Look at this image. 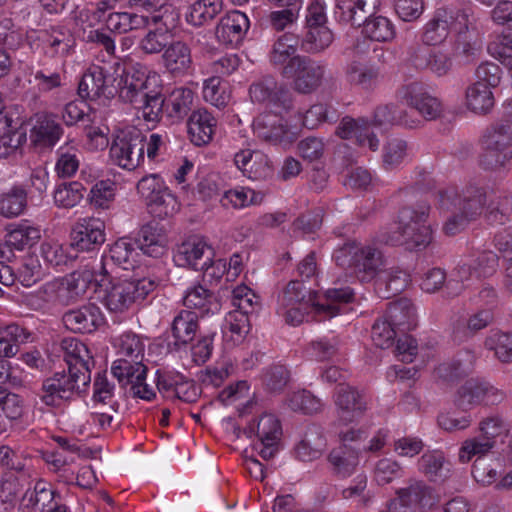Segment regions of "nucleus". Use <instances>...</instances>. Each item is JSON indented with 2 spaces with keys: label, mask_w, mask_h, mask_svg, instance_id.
<instances>
[{
  "label": "nucleus",
  "mask_w": 512,
  "mask_h": 512,
  "mask_svg": "<svg viewBox=\"0 0 512 512\" xmlns=\"http://www.w3.org/2000/svg\"><path fill=\"white\" fill-rule=\"evenodd\" d=\"M430 205L420 202L416 207L404 206L399 210L397 231L382 232L381 241L386 244L406 245L408 249L423 250L432 241V229L427 224Z\"/></svg>",
  "instance_id": "nucleus-2"
},
{
  "label": "nucleus",
  "mask_w": 512,
  "mask_h": 512,
  "mask_svg": "<svg viewBox=\"0 0 512 512\" xmlns=\"http://www.w3.org/2000/svg\"><path fill=\"white\" fill-rule=\"evenodd\" d=\"M3 119L0 116V158H8L26 142V132L14 120Z\"/></svg>",
  "instance_id": "nucleus-39"
},
{
  "label": "nucleus",
  "mask_w": 512,
  "mask_h": 512,
  "mask_svg": "<svg viewBox=\"0 0 512 512\" xmlns=\"http://www.w3.org/2000/svg\"><path fill=\"white\" fill-rule=\"evenodd\" d=\"M249 94L253 102L265 104L271 111L288 112L293 108L292 93L272 76H264L252 83Z\"/></svg>",
  "instance_id": "nucleus-11"
},
{
  "label": "nucleus",
  "mask_w": 512,
  "mask_h": 512,
  "mask_svg": "<svg viewBox=\"0 0 512 512\" xmlns=\"http://www.w3.org/2000/svg\"><path fill=\"white\" fill-rule=\"evenodd\" d=\"M414 315V309L407 300L390 303L385 315L377 319L372 326L371 338L373 343L386 349L392 346L396 337V328L409 329L410 318Z\"/></svg>",
  "instance_id": "nucleus-6"
},
{
  "label": "nucleus",
  "mask_w": 512,
  "mask_h": 512,
  "mask_svg": "<svg viewBox=\"0 0 512 512\" xmlns=\"http://www.w3.org/2000/svg\"><path fill=\"white\" fill-rule=\"evenodd\" d=\"M147 122H159L165 113L166 98L163 94V87L154 84L130 102Z\"/></svg>",
  "instance_id": "nucleus-29"
},
{
  "label": "nucleus",
  "mask_w": 512,
  "mask_h": 512,
  "mask_svg": "<svg viewBox=\"0 0 512 512\" xmlns=\"http://www.w3.org/2000/svg\"><path fill=\"white\" fill-rule=\"evenodd\" d=\"M212 248L199 236H191L177 246L174 261L178 266L200 270L211 261Z\"/></svg>",
  "instance_id": "nucleus-21"
},
{
  "label": "nucleus",
  "mask_w": 512,
  "mask_h": 512,
  "mask_svg": "<svg viewBox=\"0 0 512 512\" xmlns=\"http://www.w3.org/2000/svg\"><path fill=\"white\" fill-rule=\"evenodd\" d=\"M85 187L77 181L59 184L54 191V202L58 207L72 208L84 197Z\"/></svg>",
  "instance_id": "nucleus-58"
},
{
  "label": "nucleus",
  "mask_w": 512,
  "mask_h": 512,
  "mask_svg": "<svg viewBox=\"0 0 512 512\" xmlns=\"http://www.w3.org/2000/svg\"><path fill=\"white\" fill-rule=\"evenodd\" d=\"M344 73L345 79L350 85L365 91L373 90L379 82V70L357 60L348 63Z\"/></svg>",
  "instance_id": "nucleus-38"
},
{
  "label": "nucleus",
  "mask_w": 512,
  "mask_h": 512,
  "mask_svg": "<svg viewBox=\"0 0 512 512\" xmlns=\"http://www.w3.org/2000/svg\"><path fill=\"white\" fill-rule=\"evenodd\" d=\"M96 284L103 288L101 302L113 313H123L135 303L144 300L157 287V282L149 277L141 279H114L108 277L103 285L100 278Z\"/></svg>",
  "instance_id": "nucleus-4"
},
{
  "label": "nucleus",
  "mask_w": 512,
  "mask_h": 512,
  "mask_svg": "<svg viewBox=\"0 0 512 512\" xmlns=\"http://www.w3.org/2000/svg\"><path fill=\"white\" fill-rule=\"evenodd\" d=\"M222 11V0H197L189 8L187 22L193 26H203L212 21Z\"/></svg>",
  "instance_id": "nucleus-49"
},
{
  "label": "nucleus",
  "mask_w": 512,
  "mask_h": 512,
  "mask_svg": "<svg viewBox=\"0 0 512 512\" xmlns=\"http://www.w3.org/2000/svg\"><path fill=\"white\" fill-rule=\"evenodd\" d=\"M96 278H100L98 269H79L66 275L60 281L58 300L66 305L76 302L87 293Z\"/></svg>",
  "instance_id": "nucleus-22"
},
{
  "label": "nucleus",
  "mask_w": 512,
  "mask_h": 512,
  "mask_svg": "<svg viewBox=\"0 0 512 512\" xmlns=\"http://www.w3.org/2000/svg\"><path fill=\"white\" fill-rule=\"evenodd\" d=\"M249 27L246 14L232 10L221 17L215 28V35L221 44L236 47L243 41Z\"/></svg>",
  "instance_id": "nucleus-23"
},
{
  "label": "nucleus",
  "mask_w": 512,
  "mask_h": 512,
  "mask_svg": "<svg viewBox=\"0 0 512 512\" xmlns=\"http://www.w3.org/2000/svg\"><path fill=\"white\" fill-rule=\"evenodd\" d=\"M138 247L150 257L159 258L166 252L167 238L162 225L150 221L143 225L136 239Z\"/></svg>",
  "instance_id": "nucleus-31"
},
{
  "label": "nucleus",
  "mask_w": 512,
  "mask_h": 512,
  "mask_svg": "<svg viewBox=\"0 0 512 512\" xmlns=\"http://www.w3.org/2000/svg\"><path fill=\"white\" fill-rule=\"evenodd\" d=\"M380 5L379 0H336L334 18L337 22L360 27L368 14Z\"/></svg>",
  "instance_id": "nucleus-25"
},
{
  "label": "nucleus",
  "mask_w": 512,
  "mask_h": 512,
  "mask_svg": "<svg viewBox=\"0 0 512 512\" xmlns=\"http://www.w3.org/2000/svg\"><path fill=\"white\" fill-rule=\"evenodd\" d=\"M64 352V360L68 367H77L80 370H90V362L93 363L87 346L80 340L72 337L64 338L60 343Z\"/></svg>",
  "instance_id": "nucleus-46"
},
{
  "label": "nucleus",
  "mask_w": 512,
  "mask_h": 512,
  "mask_svg": "<svg viewBox=\"0 0 512 512\" xmlns=\"http://www.w3.org/2000/svg\"><path fill=\"white\" fill-rule=\"evenodd\" d=\"M264 196L252 189L239 188L224 193L220 202L223 207L231 206L234 209H241L250 205H257L263 201Z\"/></svg>",
  "instance_id": "nucleus-59"
},
{
  "label": "nucleus",
  "mask_w": 512,
  "mask_h": 512,
  "mask_svg": "<svg viewBox=\"0 0 512 512\" xmlns=\"http://www.w3.org/2000/svg\"><path fill=\"white\" fill-rule=\"evenodd\" d=\"M216 119L206 109L193 111L187 123L188 134L195 146L208 144L213 137Z\"/></svg>",
  "instance_id": "nucleus-33"
},
{
  "label": "nucleus",
  "mask_w": 512,
  "mask_h": 512,
  "mask_svg": "<svg viewBox=\"0 0 512 512\" xmlns=\"http://www.w3.org/2000/svg\"><path fill=\"white\" fill-rule=\"evenodd\" d=\"M326 446V441L317 427H310L306 431L304 438L295 447L296 457L309 462L320 458Z\"/></svg>",
  "instance_id": "nucleus-45"
},
{
  "label": "nucleus",
  "mask_w": 512,
  "mask_h": 512,
  "mask_svg": "<svg viewBox=\"0 0 512 512\" xmlns=\"http://www.w3.org/2000/svg\"><path fill=\"white\" fill-rule=\"evenodd\" d=\"M438 197L440 209L449 211L454 208L472 221L481 214L487 195L483 188L469 185L462 194L455 188H447L440 190Z\"/></svg>",
  "instance_id": "nucleus-10"
},
{
  "label": "nucleus",
  "mask_w": 512,
  "mask_h": 512,
  "mask_svg": "<svg viewBox=\"0 0 512 512\" xmlns=\"http://www.w3.org/2000/svg\"><path fill=\"white\" fill-rule=\"evenodd\" d=\"M496 441L487 438L474 437L463 442L459 451V460L462 463H468L474 456L476 460H484L483 457L488 454L495 446Z\"/></svg>",
  "instance_id": "nucleus-61"
},
{
  "label": "nucleus",
  "mask_w": 512,
  "mask_h": 512,
  "mask_svg": "<svg viewBox=\"0 0 512 512\" xmlns=\"http://www.w3.org/2000/svg\"><path fill=\"white\" fill-rule=\"evenodd\" d=\"M411 64L418 70H429L437 76L446 75L452 60L448 54L428 46H417L410 55Z\"/></svg>",
  "instance_id": "nucleus-28"
},
{
  "label": "nucleus",
  "mask_w": 512,
  "mask_h": 512,
  "mask_svg": "<svg viewBox=\"0 0 512 512\" xmlns=\"http://www.w3.org/2000/svg\"><path fill=\"white\" fill-rule=\"evenodd\" d=\"M335 133L342 139L355 138L359 146H368L371 151H376L380 145L376 134L369 130L368 120L364 118L343 117Z\"/></svg>",
  "instance_id": "nucleus-27"
},
{
  "label": "nucleus",
  "mask_w": 512,
  "mask_h": 512,
  "mask_svg": "<svg viewBox=\"0 0 512 512\" xmlns=\"http://www.w3.org/2000/svg\"><path fill=\"white\" fill-rule=\"evenodd\" d=\"M480 143L512 148V119H500L489 126L482 135Z\"/></svg>",
  "instance_id": "nucleus-53"
},
{
  "label": "nucleus",
  "mask_w": 512,
  "mask_h": 512,
  "mask_svg": "<svg viewBox=\"0 0 512 512\" xmlns=\"http://www.w3.org/2000/svg\"><path fill=\"white\" fill-rule=\"evenodd\" d=\"M146 202L149 212L160 219L171 217L179 209L177 198L167 187L161 193L154 194Z\"/></svg>",
  "instance_id": "nucleus-54"
},
{
  "label": "nucleus",
  "mask_w": 512,
  "mask_h": 512,
  "mask_svg": "<svg viewBox=\"0 0 512 512\" xmlns=\"http://www.w3.org/2000/svg\"><path fill=\"white\" fill-rule=\"evenodd\" d=\"M34 124L30 131L32 142L36 146L53 148L64 134L57 114L39 112L35 114Z\"/></svg>",
  "instance_id": "nucleus-24"
},
{
  "label": "nucleus",
  "mask_w": 512,
  "mask_h": 512,
  "mask_svg": "<svg viewBox=\"0 0 512 512\" xmlns=\"http://www.w3.org/2000/svg\"><path fill=\"white\" fill-rule=\"evenodd\" d=\"M254 433L258 438L254 449L264 460L273 458L278 451V443L282 435L280 421L273 414H263L256 425H250L244 430V434L248 437Z\"/></svg>",
  "instance_id": "nucleus-16"
},
{
  "label": "nucleus",
  "mask_w": 512,
  "mask_h": 512,
  "mask_svg": "<svg viewBox=\"0 0 512 512\" xmlns=\"http://www.w3.org/2000/svg\"><path fill=\"white\" fill-rule=\"evenodd\" d=\"M118 354L120 358L114 361L111 372L115 378H121L123 376H133V371L137 372L139 369V375L143 376L144 367V343L140 337L134 333H124L120 337V345Z\"/></svg>",
  "instance_id": "nucleus-13"
},
{
  "label": "nucleus",
  "mask_w": 512,
  "mask_h": 512,
  "mask_svg": "<svg viewBox=\"0 0 512 512\" xmlns=\"http://www.w3.org/2000/svg\"><path fill=\"white\" fill-rule=\"evenodd\" d=\"M467 107L477 114H486L494 106L491 87L484 82L476 81L466 90Z\"/></svg>",
  "instance_id": "nucleus-47"
},
{
  "label": "nucleus",
  "mask_w": 512,
  "mask_h": 512,
  "mask_svg": "<svg viewBox=\"0 0 512 512\" xmlns=\"http://www.w3.org/2000/svg\"><path fill=\"white\" fill-rule=\"evenodd\" d=\"M452 17L450 16V19ZM449 34V16L446 10L438 9L433 18L425 25L422 35L425 46L442 43Z\"/></svg>",
  "instance_id": "nucleus-48"
},
{
  "label": "nucleus",
  "mask_w": 512,
  "mask_h": 512,
  "mask_svg": "<svg viewBox=\"0 0 512 512\" xmlns=\"http://www.w3.org/2000/svg\"><path fill=\"white\" fill-rule=\"evenodd\" d=\"M203 97L217 108L225 107L230 99L227 83L219 77H212L206 80L203 87Z\"/></svg>",
  "instance_id": "nucleus-62"
},
{
  "label": "nucleus",
  "mask_w": 512,
  "mask_h": 512,
  "mask_svg": "<svg viewBox=\"0 0 512 512\" xmlns=\"http://www.w3.org/2000/svg\"><path fill=\"white\" fill-rule=\"evenodd\" d=\"M479 165L486 171H501L512 168V148L497 147L481 143Z\"/></svg>",
  "instance_id": "nucleus-40"
},
{
  "label": "nucleus",
  "mask_w": 512,
  "mask_h": 512,
  "mask_svg": "<svg viewBox=\"0 0 512 512\" xmlns=\"http://www.w3.org/2000/svg\"><path fill=\"white\" fill-rule=\"evenodd\" d=\"M41 237L38 227L30 225L27 221L18 224L6 236V244L17 250H24L33 246Z\"/></svg>",
  "instance_id": "nucleus-52"
},
{
  "label": "nucleus",
  "mask_w": 512,
  "mask_h": 512,
  "mask_svg": "<svg viewBox=\"0 0 512 512\" xmlns=\"http://www.w3.org/2000/svg\"><path fill=\"white\" fill-rule=\"evenodd\" d=\"M120 83H122L120 99L125 103H130L156 84V76L150 77L146 70L137 64L129 69H123L120 74Z\"/></svg>",
  "instance_id": "nucleus-26"
},
{
  "label": "nucleus",
  "mask_w": 512,
  "mask_h": 512,
  "mask_svg": "<svg viewBox=\"0 0 512 512\" xmlns=\"http://www.w3.org/2000/svg\"><path fill=\"white\" fill-rule=\"evenodd\" d=\"M354 291L350 287L329 288L322 297L315 300L311 288L302 281H290L278 301L281 307L311 305L319 320H327L342 313L346 304L354 300Z\"/></svg>",
  "instance_id": "nucleus-1"
},
{
  "label": "nucleus",
  "mask_w": 512,
  "mask_h": 512,
  "mask_svg": "<svg viewBox=\"0 0 512 512\" xmlns=\"http://www.w3.org/2000/svg\"><path fill=\"white\" fill-rule=\"evenodd\" d=\"M475 355L468 350L460 351L456 356L436 368V374L446 382L458 381L472 373Z\"/></svg>",
  "instance_id": "nucleus-35"
},
{
  "label": "nucleus",
  "mask_w": 512,
  "mask_h": 512,
  "mask_svg": "<svg viewBox=\"0 0 512 512\" xmlns=\"http://www.w3.org/2000/svg\"><path fill=\"white\" fill-rule=\"evenodd\" d=\"M135 254V244L122 238L117 240L107 253L102 255L99 265L100 283L103 285L108 277L116 273V268L129 270L134 267L133 255Z\"/></svg>",
  "instance_id": "nucleus-18"
},
{
  "label": "nucleus",
  "mask_w": 512,
  "mask_h": 512,
  "mask_svg": "<svg viewBox=\"0 0 512 512\" xmlns=\"http://www.w3.org/2000/svg\"><path fill=\"white\" fill-rule=\"evenodd\" d=\"M491 20L497 25H507L501 42L488 44V52L502 64L512 69V1L499 0L490 11Z\"/></svg>",
  "instance_id": "nucleus-17"
},
{
  "label": "nucleus",
  "mask_w": 512,
  "mask_h": 512,
  "mask_svg": "<svg viewBox=\"0 0 512 512\" xmlns=\"http://www.w3.org/2000/svg\"><path fill=\"white\" fill-rule=\"evenodd\" d=\"M103 67L92 66L83 75L78 85V95L82 99L97 100L103 97Z\"/></svg>",
  "instance_id": "nucleus-51"
},
{
  "label": "nucleus",
  "mask_w": 512,
  "mask_h": 512,
  "mask_svg": "<svg viewBox=\"0 0 512 512\" xmlns=\"http://www.w3.org/2000/svg\"><path fill=\"white\" fill-rule=\"evenodd\" d=\"M333 398L338 419L343 424L359 421L368 410L369 402L365 393L347 383L335 387Z\"/></svg>",
  "instance_id": "nucleus-14"
},
{
  "label": "nucleus",
  "mask_w": 512,
  "mask_h": 512,
  "mask_svg": "<svg viewBox=\"0 0 512 512\" xmlns=\"http://www.w3.org/2000/svg\"><path fill=\"white\" fill-rule=\"evenodd\" d=\"M333 42V33L326 26L308 27L301 41V48L307 53H320Z\"/></svg>",
  "instance_id": "nucleus-55"
},
{
  "label": "nucleus",
  "mask_w": 512,
  "mask_h": 512,
  "mask_svg": "<svg viewBox=\"0 0 512 512\" xmlns=\"http://www.w3.org/2000/svg\"><path fill=\"white\" fill-rule=\"evenodd\" d=\"M91 381V370H80L78 366L68 367V372H56L46 378L38 393L40 400L48 407H59L70 401L74 394L85 392Z\"/></svg>",
  "instance_id": "nucleus-5"
},
{
  "label": "nucleus",
  "mask_w": 512,
  "mask_h": 512,
  "mask_svg": "<svg viewBox=\"0 0 512 512\" xmlns=\"http://www.w3.org/2000/svg\"><path fill=\"white\" fill-rule=\"evenodd\" d=\"M31 333L19 324L12 323L0 331V359L14 357L19 345L28 342Z\"/></svg>",
  "instance_id": "nucleus-41"
},
{
  "label": "nucleus",
  "mask_w": 512,
  "mask_h": 512,
  "mask_svg": "<svg viewBox=\"0 0 512 512\" xmlns=\"http://www.w3.org/2000/svg\"><path fill=\"white\" fill-rule=\"evenodd\" d=\"M333 259L339 267L350 270L361 283L378 278L384 267L383 254L377 247L363 246L355 241L335 249Z\"/></svg>",
  "instance_id": "nucleus-3"
},
{
  "label": "nucleus",
  "mask_w": 512,
  "mask_h": 512,
  "mask_svg": "<svg viewBox=\"0 0 512 512\" xmlns=\"http://www.w3.org/2000/svg\"><path fill=\"white\" fill-rule=\"evenodd\" d=\"M57 161L55 172L59 178H70L75 175L80 165L81 151L65 144L60 146L57 151Z\"/></svg>",
  "instance_id": "nucleus-50"
},
{
  "label": "nucleus",
  "mask_w": 512,
  "mask_h": 512,
  "mask_svg": "<svg viewBox=\"0 0 512 512\" xmlns=\"http://www.w3.org/2000/svg\"><path fill=\"white\" fill-rule=\"evenodd\" d=\"M215 294L201 284L187 289L183 304L189 309H198L202 314L208 313L216 305Z\"/></svg>",
  "instance_id": "nucleus-56"
},
{
  "label": "nucleus",
  "mask_w": 512,
  "mask_h": 512,
  "mask_svg": "<svg viewBox=\"0 0 512 512\" xmlns=\"http://www.w3.org/2000/svg\"><path fill=\"white\" fill-rule=\"evenodd\" d=\"M71 247L78 251H93L105 242V223L98 218H84L73 226Z\"/></svg>",
  "instance_id": "nucleus-19"
},
{
  "label": "nucleus",
  "mask_w": 512,
  "mask_h": 512,
  "mask_svg": "<svg viewBox=\"0 0 512 512\" xmlns=\"http://www.w3.org/2000/svg\"><path fill=\"white\" fill-rule=\"evenodd\" d=\"M378 285L385 288V297L390 298L400 294L409 283V274L399 269L382 270L378 276Z\"/></svg>",
  "instance_id": "nucleus-57"
},
{
  "label": "nucleus",
  "mask_w": 512,
  "mask_h": 512,
  "mask_svg": "<svg viewBox=\"0 0 512 512\" xmlns=\"http://www.w3.org/2000/svg\"><path fill=\"white\" fill-rule=\"evenodd\" d=\"M162 63L173 76L188 74L193 63L190 47L182 41L172 42L162 54Z\"/></svg>",
  "instance_id": "nucleus-32"
},
{
  "label": "nucleus",
  "mask_w": 512,
  "mask_h": 512,
  "mask_svg": "<svg viewBox=\"0 0 512 512\" xmlns=\"http://www.w3.org/2000/svg\"><path fill=\"white\" fill-rule=\"evenodd\" d=\"M506 394L485 380L471 378L456 393L455 404L468 411L476 406H493L504 401Z\"/></svg>",
  "instance_id": "nucleus-9"
},
{
  "label": "nucleus",
  "mask_w": 512,
  "mask_h": 512,
  "mask_svg": "<svg viewBox=\"0 0 512 512\" xmlns=\"http://www.w3.org/2000/svg\"><path fill=\"white\" fill-rule=\"evenodd\" d=\"M485 347L493 350L504 363L512 361V333L495 332L485 340Z\"/></svg>",
  "instance_id": "nucleus-64"
},
{
  "label": "nucleus",
  "mask_w": 512,
  "mask_h": 512,
  "mask_svg": "<svg viewBox=\"0 0 512 512\" xmlns=\"http://www.w3.org/2000/svg\"><path fill=\"white\" fill-rule=\"evenodd\" d=\"M282 113L271 111L259 115L254 123V131L263 141L287 148L296 140V133L289 128Z\"/></svg>",
  "instance_id": "nucleus-15"
},
{
  "label": "nucleus",
  "mask_w": 512,
  "mask_h": 512,
  "mask_svg": "<svg viewBox=\"0 0 512 512\" xmlns=\"http://www.w3.org/2000/svg\"><path fill=\"white\" fill-rule=\"evenodd\" d=\"M298 39L290 33L281 35L273 44L269 54V61L271 65L278 69L280 74L282 71L291 65L297 57L302 55L297 54Z\"/></svg>",
  "instance_id": "nucleus-36"
},
{
  "label": "nucleus",
  "mask_w": 512,
  "mask_h": 512,
  "mask_svg": "<svg viewBox=\"0 0 512 512\" xmlns=\"http://www.w3.org/2000/svg\"><path fill=\"white\" fill-rule=\"evenodd\" d=\"M194 93L191 89L175 88L165 104V114L172 122L180 121L186 117L192 109Z\"/></svg>",
  "instance_id": "nucleus-42"
},
{
  "label": "nucleus",
  "mask_w": 512,
  "mask_h": 512,
  "mask_svg": "<svg viewBox=\"0 0 512 512\" xmlns=\"http://www.w3.org/2000/svg\"><path fill=\"white\" fill-rule=\"evenodd\" d=\"M169 32L167 28H155L147 31L141 39L139 47L145 54H158L164 52L169 45Z\"/></svg>",
  "instance_id": "nucleus-63"
},
{
  "label": "nucleus",
  "mask_w": 512,
  "mask_h": 512,
  "mask_svg": "<svg viewBox=\"0 0 512 512\" xmlns=\"http://www.w3.org/2000/svg\"><path fill=\"white\" fill-rule=\"evenodd\" d=\"M397 493L403 506L431 508L436 503V497L432 488L420 481L411 484L407 488L400 489Z\"/></svg>",
  "instance_id": "nucleus-44"
},
{
  "label": "nucleus",
  "mask_w": 512,
  "mask_h": 512,
  "mask_svg": "<svg viewBox=\"0 0 512 512\" xmlns=\"http://www.w3.org/2000/svg\"><path fill=\"white\" fill-rule=\"evenodd\" d=\"M332 472L342 478L350 476L359 463L358 449L348 444H342L328 455Z\"/></svg>",
  "instance_id": "nucleus-37"
},
{
  "label": "nucleus",
  "mask_w": 512,
  "mask_h": 512,
  "mask_svg": "<svg viewBox=\"0 0 512 512\" xmlns=\"http://www.w3.org/2000/svg\"><path fill=\"white\" fill-rule=\"evenodd\" d=\"M146 136L134 127L119 132L110 147L112 160L121 168L136 169L144 161Z\"/></svg>",
  "instance_id": "nucleus-8"
},
{
  "label": "nucleus",
  "mask_w": 512,
  "mask_h": 512,
  "mask_svg": "<svg viewBox=\"0 0 512 512\" xmlns=\"http://www.w3.org/2000/svg\"><path fill=\"white\" fill-rule=\"evenodd\" d=\"M327 64L309 56L297 57L288 65L281 76L292 80L293 89L300 94H311L317 91L325 80Z\"/></svg>",
  "instance_id": "nucleus-7"
},
{
  "label": "nucleus",
  "mask_w": 512,
  "mask_h": 512,
  "mask_svg": "<svg viewBox=\"0 0 512 512\" xmlns=\"http://www.w3.org/2000/svg\"><path fill=\"white\" fill-rule=\"evenodd\" d=\"M198 329V315L196 312L181 310L174 317L171 326L174 348L179 350L190 344L194 340Z\"/></svg>",
  "instance_id": "nucleus-34"
},
{
  "label": "nucleus",
  "mask_w": 512,
  "mask_h": 512,
  "mask_svg": "<svg viewBox=\"0 0 512 512\" xmlns=\"http://www.w3.org/2000/svg\"><path fill=\"white\" fill-rule=\"evenodd\" d=\"M362 33L372 41L388 42L395 38L396 29L390 19L381 15L368 14L363 21Z\"/></svg>",
  "instance_id": "nucleus-43"
},
{
  "label": "nucleus",
  "mask_w": 512,
  "mask_h": 512,
  "mask_svg": "<svg viewBox=\"0 0 512 512\" xmlns=\"http://www.w3.org/2000/svg\"><path fill=\"white\" fill-rule=\"evenodd\" d=\"M396 97L401 102L415 109L425 120L439 118L443 112L441 101L432 96L421 82H408L396 91Z\"/></svg>",
  "instance_id": "nucleus-12"
},
{
  "label": "nucleus",
  "mask_w": 512,
  "mask_h": 512,
  "mask_svg": "<svg viewBox=\"0 0 512 512\" xmlns=\"http://www.w3.org/2000/svg\"><path fill=\"white\" fill-rule=\"evenodd\" d=\"M27 206V193L19 186L13 187L0 199V213L5 217H16L23 213Z\"/></svg>",
  "instance_id": "nucleus-60"
},
{
  "label": "nucleus",
  "mask_w": 512,
  "mask_h": 512,
  "mask_svg": "<svg viewBox=\"0 0 512 512\" xmlns=\"http://www.w3.org/2000/svg\"><path fill=\"white\" fill-rule=\"evenodd\" d=\"M39 39L45 55L51 58L66 56L75 43L71 31L62 25L50 26L40 31Z\"/></svg>",
  "instance_id": "nucleus-30"
},
{
  "label": "nucleus",
  "mask_w": 512,
  "mask_h": 512,
  "mask_svg": "<svg viewBox=\"0 0 512 512\" xmlns=\"http://www.w3.org/2000/svg\"><path fill=\"white\" fill-rule=\"evenodd\" d=\"M66 329L73 333L90 334L104 322L100 308L93 303L67 310L62 316Z\"/></svg>",
  "instance_id": "nucleus-20"
}]
</instances>
